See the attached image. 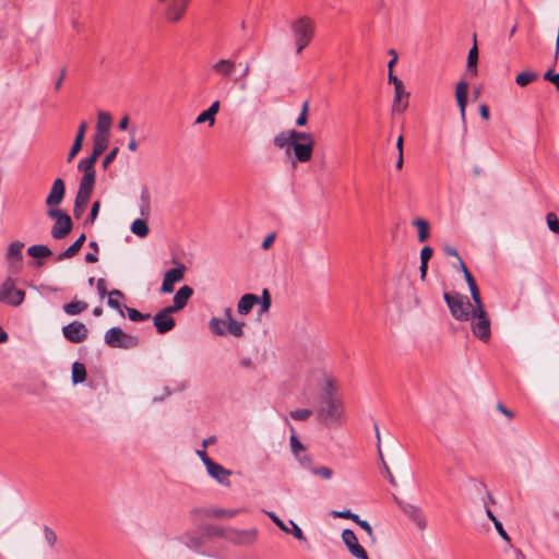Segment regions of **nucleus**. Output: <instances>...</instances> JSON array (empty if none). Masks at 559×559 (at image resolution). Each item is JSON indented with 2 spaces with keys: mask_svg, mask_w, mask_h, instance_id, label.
I'll return each mask as SVG.
<instances>
[{
  "mask_svg": "<svg viewBox=\"0 0 559 559\" xmlns=\"http://www.w3.org/2000/svg\"><path fill=\"white\" fill-rule=\"evenodd\" d=\"M433 254L432 249L429 246H426L420 251V262L428 263Z\"/></svg>",
  "mask_w": 559,
  "mask_h": 559,
  "instance_id": "nucleus-58",
  "label": "nucleus"
},
{
  "mask_svg": "<svg viewBox=\"0 0 559 559\" xmlns=\"http://www.w3.org/2000/svg\"><path fill=\"white\" fill-rule=\"evenodd\" d=\"M468 288L471 292V297L473 299L472 308L485 307L483 304L480 293H479L476 282L468 284Z\"/></svg>",
  "mask_w": 559,
  "mask_h": 559,
  "instance_id": "nucleus-43",
  "label": "nucleus"
},
{
  "mask_svg": "<svg viewBox=\"0 0 559 559\" xmlns=\"http://www.w3.org/2000/svg\"><path fill=\"white\" fill-rule=\"evenodd\" d=\"M495 527L498 532V534L500 535V537L504 540H509V535L507 534V532L504 531L503 526H502V523L499 521V520H495Z\"/></svg>",
  "mask_w": 559,
  "mask_h": 559,
  "instance_id": "nucleus-62",
  "label": "nucleus"
},
{
  "mask_svg": "<svg viewBox=\"0 0 559 559\" xmlns=\"http://www.w3.org/2000/svg\"><path fill=\"white\" fill-rule=\"evenodd\" d=\"M295 140L292 145L294 156L290 160L293 166L297 163H308L312 158L314 148V138L309 132L299 131L293 134Z\"/></svg>",
  "mask_w": 559,
  "mask_h": 559,
  "instance_id": "nucleus-4",
  "label": "nucleus"
},
{
  "mask_svg": "<svg viewBox=\"0 0 559 559\" xmlns=\"http://www.w3.org/2000/svg\"><path fill=\"white\" fill-rule=\"evenodd\" d=\"M546 221L549 229L555 234H559V219L557 215L555 213H548Z\"/></svg>",
  "mask_w": 559,
  "mask_h": 559,
  "instance_id": "nucleus-49",
  "label": "nucleus"
},
{
  "mask_svg": "<svg viewBox=\"0 0 559 559\" xmlns=\"http://www.w3.org/2000/svg\"><path fill=\"white\" fill-rule=\"evenodd\" d=\"M204 122H209L210 126H213L215 122V118L211 117L206 110L202 111L195 119V123H198V124H201Z\"/></svg>",
  "mask_w": 559,
  "mask_h": 559,
  "instance_id": "nucleus-53",
  "label": "nucleus"
},
{
  "mask_svg": "<svg viewBox=\"0 0 559 559\" xmlns=\"http://www.w3.org/2000/svg\"><path fill=\"white\" fill-rule=\"evenodd\" d=\"M82 145H83L82 142H80L79 140H74V142L71 146V150L69 152V155H68V162H71L76 156V154L81 151Z\"/></svg>",
  "mask_w": 559,
  "mask_h": 559,
  "instance_id": "nucleus-54",
  "label": "nucleus"
},
{
  "mask_svg": "<svg viewBox=\"0 0 559 559\" xmlns=\"http://www.w3.org/2000/svg\"><path fill=\"white\" fill-rule=\"evenodd\" d=\"M45 538H46L47 543L50 546H52L56 543L57 536L51 530L46 528L45 530Z\"/></svg>",
  "mask_w": 559,
  "mask_h": 559,
  "instance_id": "nucleus-63",
  "label": "nucleus"
},
{
  "mask_svg": "<svg viewBox=\"0 0 559 559\" xmlns=\"http://www.w3.org/2000/svg\"><path fill=\"white\" fill-rule=\"evenodd\" d=\"M401 509L403 513L408 516V519H411L421 510L420 507L412 503H403L401 504Z\"/></svg>",
  "mask_w": 559,
  "mask_h": 559,
  "instance_id": "nucleus-52",
  "label": "nucleus"
},
{
  "mask_svg": "<svg viewBox=\"0 0 559 559\" xmlns=\"http://www.w3.org/2000/svg\"><path fill=\"white\" fill-rule=\"evenodd\" d=\"M84 241L85 235L82 234L68 249L58 254L57 260L62 261L73 258L80 251Z\"/></svg>",
  "mask_w": 559,
  "mask_h": 559,
  "instance_id": "nucleus-31",
  "label": "nucleus"
},
{
  "mask_svg": "<svg viewBox=\"0 0 559 559\" xmlns=\"http://www.w3.org/2000/svg\"><path fill=\"white\" fill-rule=\"evenodd\" d=\"M192 295L193 289L190 286L185 285L180 287L176 295L174 296V304L167 307L174 310L175 312L180 311L186 307Z\"/></svg>",
  "mask_w": 559,
  "mask_h": 559,
  "instance_id": "nucleus-21",
  "label": "nucleus"
},
{
  "mask_svg": "<svg viewBox=\"0 0 559 559\" xmlns=\"http://www.w3.org/2000/svg\"><path fill=\"white\" fill-rule=\"evenodd\" d=\"M316 413L322 424L331 426L342 421L345 408L341 399L319 400Z\"/></svg>",
  "mask_w": 559,
  "mask_h": 559,
  "instance_id": "nucleus-3",
  "label": "nucleus"
},
{
  "mask_svg": "<svg viewBox=\"0 0 559 559\" xmlns=\"http://www.w3.org/2000/svg\"><path fill=\"white\" fill-rule=\"evenodd\" d=\"M460 269L464 275L467 285L475 282V278L473 277V275L471 274L462 259H460Z\"/></svg>",
  "mask_w": 559,
  "mask_h": 559,
  "instance_id": "nucleus-57",
  "label": "nucleus"
},
{
  "mask_svg": "<svg viewBox=\"0 0 559 559\" xmlns=\"http://www.w3.org/2000/svg\"><path fill=\"white\" fill-rule=\"evenodd\" d=\"M188 0H171L165 10V17L170 23L179 22L186 14Z\"/></svg>",
  "mask_w": 559,
  "mask_h": 559,
  "instance_id": "nucleus-15",
  "label": "nucleus"
},
{
  "mask_svg": "<svg viewBox=\"0 0 559 559\" xmlns=\"http://www.w3.org/2000/svg\"><path fill=\"white\" fill-rule=\"evenodd\" d=\"M225 323L227 331L234 335L235 337H241L243 335V322H238L234 319L231 310L229 308L225 309Z\"/></svg>",
  "mask_w": 559,
  "mask_h": 559,
  "instance_id": "nucleus-26",
  "label": "nucleus"
},
{
  "mask_svg": "<svg viewBox=\"0 0 559 559\" xmlns=\"http://www.w3.org/2000/svg\"><path fill=\"white\" fill-rule=\"evenodd\" d=\"M336 390H337V385H336L335 381L331 377H324L319 400L338 399L335 395Z\"/></svg>",
  "mask_w": 559,
  "mask_h": 559,
  "instance_id": "nucleus-30",
  "label": "nucleus"
},
{
  "mask_svg": "<svg viewBox=\"0 0 559 559\" xmlns=\"http://www.w3.org/2000/svg\"><path fill=\"white\" fill-rule=\"evenodd\" d=\"M124 309L127 310L128 312V318L131 320V321H134V322H139V321H144V320H147L150 319V314L148 313H141L140 311H138L136 309H133V308H129V307H124Z\"/></svg>",
  "mask_w": 559,
  "mask_h": 559,
  "instance_id": "nucleus-46",
  "label": "nucleus"
},
{
  "mask_svg": "<svg viewBox=\"0 0 559 559\" xmlns=\"http://www.w3.org/2000/svg\"><path fill=\"white\" fill-rule=\"evenodd\" d=\"M259 305H261V309H260L261 313L267 312L270 310V307H271V296H270L267 289H263L262 297H260V304Z\"/></svg>",
  "mask_w": 559,
  "mask_h": 559,
  "instance_id": "nucleus-50",
  "label": "nucleus"
},
{
  "mask_svg": "<svg viewBox=\"0 0 559 559\" xmlns=\"http://www.w3.org/2000/svg\"><path fill=\"white\" fill-rule=\"evenodd\" d=\"M269 518L285 533H290L298 540H306L301 528L293 521H289L290 528L274 512H266Z\"/></svg>",
  "mask_w": 559,
  "mask_h": 559,
  "instance_id": "nucleus-19",
  "label": "nucleus"
},
{
  "mask_svg": "<svg viewBox=\"0 0 559 559\" xmlns=\"http://www.w3.org/2000/svg\"><path fill=\"white\" fill-rule=\"evenodd\" d=\"M544 79L551 82L557 88H559V73H555L552 70H548L544 74Z\"/></svg>",
  "mask_w": 559,
  "mask_h": 559,
  "instance_id": "nucleus-55",
  "label": "nucleus"
},
{
  "mask_svg": "<svg viewBox=\"0 0 559 559\" xmlns=\"http://www.w3.org/2000/svg\"><path fill=\"white\" fill-rule=\"evenodd\" d=\"M86 130H87V122L86 121H82L80 123V126H79V129H78V132H76V135H75L74 140H79L80 142L83 143Z\"/></svg>",
  "mask_w": 559,
  "mask_h": 559,
  "instance_id": "nucleus-60",
  "label": "nucleus"
},
{
  "mask_svg": "<svg viewBox=\"0 0 559 559\" xmlns=\"http://www.w3.org/2000/svg\"><path fill=\"white\" fill-rule=\"evenodd\" d=\"M467 92H468V83L464 80L457 82L455 86V98L457 106L460 108L461 120L465 123L466 117V106H467Z\"/></svg>",
  "mask_w": 559,
  "mask_h": 559,
  "instance_id": "nucleus-18",
  "label": "nucleus"
},
{
  "mask_svg": "<svg viewBox=\"0 0 559 559\" xmlns=\"http://www.w3.org/2000/svg\"><path fill=\"white\" fill-rule=\"evenodd\" d=\"M105 343L111 348L131 349L138 346L139 338L135 335L126 333L121 328L114 326L106 331Z\"/></svg>",
  "mask_w": 559,
  "mask_h": 559,
  "instance_id": "nucleus-5",
  "label": "nucleus"
},
{
  "mask_svg": "<svg viewBox=\"0 0 559 559\" xmlns=\"http://www.w3.org/2000/svg\"><path fill=\"white\" fill-rule=\"evenodd\" d=\"M108 142L109 135L95 133L92 155L98 158L106 151Z\"/></svg>",
  "mask_w": 559,
  "mask_h": 559,
  "instance_id": "nucleus-32",
  "label": "nucleus"
},
{
  "mask_svg": "<svg viewBox=\"0 0 559 559\" xmlns=\"http://www.w3.org/2000/svg\"><path fill=\"white\" fill-rule=\"evenodd\" d=\"M97 160V157L94 155H91L87 158H83L79 162L78 168L80 171L83 173V176L80 180L81 187H88L94 188L95 185V163Z\"/></svg>",
  "mask_w": 559,
  "mask_h": 559,
  "instance_id": "nucleus-9",
  "label": "nucleus"
},
{
  "mask_svg": "<svg viewBox=\"0 0 559 559\" xmlns=\"http://www.w3.org/2000/svg\"><path fill=\"white\" fill-rule=\"evenodd\" d=\"M66 194L64 182L61 178H57L50 188L45 200L48 210H60L58 205L63 201Z\"/></svg>",
  "mask_w": 559,
  "mask_h": 559,
  "instance_id": "nucleus-11",
  "label": "nucleus"
},
{
  "mask_svg": "<svg viewBox=\"0 0 559 559\" xmlns=\"http://www.w3.org/2000/svg\"><path fill=\"white\" fill-rule=\"evenodd\" d=\"M141 205H140V213L142 216H147L150 215V212H151V199H150V193L147 191H142L141 192Z\"/></svg>",
  "mask_w": 559,
  "mask_h": 559,
  "instance_id": "nucleus-44",
  "label": "nucleus"
},
{
  "mask_svg": "<svg viewBox=\"0 0 559 559\" xmlns=\"http://www.w3.org/2000/svg\"><path fill=\"white\" fill-rule=\"evenodd\" d=\"M311 415L312 411L307 408L296 409L290 413V417L298 421L307 420Z\"/></svg>",
  "mask_w": 559,
  "mask_h": 559,
  "instance_id": "nucleus-48",
  "label": "nucleus"
},
{
  "mask_svg": "<svg viewBox=\"0 0 559 559\" xmlns=\"http://www.w3.org/2000/svg\"><path fill=\"white\" fill-rule=\"evenodd\" d=\"M62 309L68 316H78L87 309V304L81 300H75L64 304Z\"/></svg>",
  "mask_w": 559,
  "mask_h": 559,
  "instance_id": "nucleus-34",
  "label": "nucleus"
},
{
  "mask_svg": "<svg viewBox=\"0 0 559 559\" xmlns=\"http://www.w3.org/2000/svg\"><path fill=\"white\" fill-rule=\"evenodd\" d=\"M413 225L418 229V240L424 242L429 237V224L424 218H416L413 221Z\"/></svg>",
  "mask_w": 559,
  "mask_h": 559,
  "instance_id": "nucleus-37",
  "label": "nucleus"
},
{
  "mask_svg": "<svg viewBox=\"0 0 559 559\" xmlns=\"http://www.w3.org/2000/svg\"><path fill=\"white\" fill-rule=\"evenodd\" d=\"M119 298H123L122 292L119 289H114L108 293L107 304L110 308L117 310L121 317L124 316L122 306L119 302Z\"/></svg>",
  "mask_w": 559,
  "mask_h": 559,
  "instance_id": "nucleus-35",
  "label": "nucleus"
},
{
  "mask_svg": "<svg viewBox=\"0 0 559 559\" xmlns=\"http://www.w3.org/2000/svg\"><path fill=\"white\" fill-rule=\"evenodd\" d=\"M239 509L212 508L207 510L206 514L216 519H231L239 514Z\"/></svg>",
  "mask_w": 559,
  "mask_h": 559,
  "instance_id": "nucleus-33",
  "label": "nucleus"
},
{
  "mask_svg": "<svg viewBox=\"0 0 559 559\" xmlns=\"http://www.w3.org/2000/svg\"><path fill=\"white\" fill-rule=\"evenodd\" d=\"M131 231L139 237H146L150 228L146 222L142 218H136L131 225Z\"/></svg>",
  "mask_w": 559,
  "mask_h": 559,
  "instance_id": "nucleus-39",
  "label": "nucleus"
},
{
  "mask_svg": "<svg viewBox=\"0 0 559 559\" xmlns=\"http://www.w3.org/2000/svg\"><path fill=\"white\" fill-rule=\"evenodd\" d=\"M308 108H309V103L305 102L302 104L300 115H299V117L296 120V126L297 127H304V126L307 124V121H308Z\"/></svg>",
  "mask_w": 559,
  "mask_h": 559,
  "instance_id": "nucleus-51",
  "label": "nucleus"
},
{
  "mask_svg": "<svg viewBox=\"0 0 559 559\" xmlns=\"http://www.w3.org/2000/svg\"><path fill=\"white\" fill-rule=\"evenodd\" d=\"M174 312L175 311L170 308L165 307L154 316L153 321L158 333L165 334L174 329L176 324L174 318L171 317V313Z\"/></svg>",
  "mask_w": 559,
  "mask_h": 559,
  "instance_id": "nucleus-14",
  "label": "nucleus"
},
{
  "mask_svg": "<svg viewBox=\"0 0 559 559\" xmlns=\"http://www.w3.org/2000/svg\"><path fill=\"white\" fill-rule=\"evenodd\" d=\"M415 525L416 527L419 530V531H425L428 526V521H427V518L424 513L423 510H420L419 512H417V514H415L414 516H412L409 519Z\"/></svg>",
  "mask_w": 559,
  "mask_h": 559,
  "instance_id": "nucleus-45",
  "label": "nucleus"
},
{
  "mask_svg": "<svg viewBox=\"0 0 559 559\" xmlns=\"http://www.w3.org/2000/svg\"><path fill=\"white\" fill-rule=\"evenodd\" d=\"M311 473L323 479H331L333 476V471L326 466L311 467Z\"/></svg>",
  "mask_w": 559,
  "mask_h": 559,
  "instance_id": "nucleus-47",
  "label": "nucleus"
},
{
  "mask_svg": "<svg viewBox=\"0 0 559 559\" xmlns=\"http://www.w3.org/2000/svg\"><path fill=\"white\" fill-rule=\"evenodd\" d=\"M408 93L405 91L404 84L394 87V99L392 110L394 112H404L408 106Z\"/></svg>",
  "mask_w": 559,
  "mask_h": 559,
  "instance_id": "nucleus-24",
  "label": "nucleus"
},
{
  "mask_svg": "<svg viewBox=\"0 0 559 559\" xmlns=\"http://www.w3.org/2000/svg\"><path fill=\"white\" fill-rule=\"evenodd\" d=\"M274 239H275L274 234H270L269 236H266L264 238V240L262 241V245H261L262 249L267 250L274 242Z\"/></svg>",
  "mask_w": 559,
  "mask_h": 559,
  "instance_id": "nucleus-64",
  "label": "nucleus"
},
{
  "mask_svg": "<svg viewBox=\"0 0 559 559\" xmlns=\"http://www.w3.org/2000/svg\"><path fill=\"white\" fill-rule=\"evenodd\" d=\"M25 292L17 288L12 277H7L0 285V304L19 307L25 300Z\"/></svg>",
  "mask_w": 559,
  "mask_h": 559,
  "instance_id": "nucleus-6",
  "label": "nucleus"
},
{
  "mask_svg": "<svg viewBox=\"0 0 559 559\" xmlns=\"http://www.w3.org/2000/svg\"><path fill=\"white\" fill-rule=\"evenodd\" d=\"M205 467H206L207 474L212 478H214L218 484H221L225 487L230 486L229 477L231 475V471L225 468L223 465H221L214 461H209V463H206Z\"/></svg>",
  "mask_w": 559,
  "mask_h": 559,
  "instance_id": "nucleus-16",
  "label": "nucleus"
},
{
  "mask_svg": "<svg viewBox=\"0 0 559 559\" xmlns=\"http://www.w3.org/2000/svg\"><path fill=\"white\" fill-rule=\"evenodd\" d=\"M187 267L185 264H179L177 267L168 270L163 278L160 290L165 294H170L175 289V284L180 282L186 272Z\"/></svg>",
  "mask_w": 559,
  "mask_h": 559,
  "instance_id": "nucleus-12",
  "label": "nucleus"
},
{
  "mask_svg": "<svg viewBox=\"0 0 559 559\" xmlns=\"http://www.w3.org/2000/svg\"><path fill=\"white\" fill-rule=\"evenodd\" d=\"M27 253L35 259L47 258L52 254V251L45 245H33L28 247Z\"/></svg>",
  "mask_w": 559,
  "mask_h": 559,
  "instance_id": "nucleus-36",
  "label": "nucleus"
},
{
  "mask_svg": "<svg viewBox=\"0 0 559 559\" xmlns=\"http://www.w3.org/2000/svg\"><path fill=\"white\" fill-rule=\"evenodd\" d=\"M93 189L94 188L79 186V190H78V193H76V197L74 200V209H73L75 218H80L84 214V212L87 207L90 198L92 195Z\"/></svg>",
  "mask_w": 559,
  "mask_h": 559,
  "instance_id": "nucleus-17",
  "label": "nucleus"
},
{
  "mask_svg": "<svg viewBox=\"0 0 559 559\" xmlns=\"http://www.w3.org/2000/svg\"><path fill=\"white\" fill-rule=\"evenodd\" d=\"M86 379L85 366L81 362L75 361L72 365V382L74 384L82 383Z\"/></svg>",
  "mask_w": 559,
  "mask_h": 559,
  "instance_id": "nucleus-38",
  "label": "nucleus"
},
{
  "mask_svg": "<svg viewBox=\"0 0 559 559\" xmlns=\"http://www.w3.org/2000/svg\"><path fill=\"white\" fill-rule=\"evenodd\" d=\"M119 152V148L118 147H114L106 156L105 158L103 159V167L104 168H107L111 163L112 160L116 158L117 154Z\"/></svg>",
  "mask_w": 559,
  "mask_h": 559,
  "instance_id": "nucleus-56",
  "label": "nucleus"
},
{
  "mask_svg": "<svg viewBox=\"0 0 559 559\" xmlns=\"http://www.w3.org/2000/svg\"><path fill=\"white\" fill-rule=\"evenodd\" d=\"M443 299L455 320L462 322L469 321L473 335L484 343L489 342L491 337V323L485 307L472 308V302L468 298L457 293H444Z\"/></svg>",
  "mask_w": 559,
  "mask_h": 559,
  "instance_id": "nucleus-1",
  "label": "nucleus"
},
{
  "mask_svg": "<svg viewBox=\"0 0 559 559\" xmlns=\"http://www.w3.org/2000/svg\"><path fill=\"white\" fill-rule=\"evenodd\" d=\"M478 48L476 44L469 49L467 56V70L477 73Z\"/></svg>",
  "mask_w": 559,
  "mask_h": 559,
  "instance_id": "nucleus-42",
  "label": "nucleus"
},
{
  "mask_svg": "<svg viewBox=\"0 0 559 559\" xmlns=\"http://www.w3.org/2000/svg\"><path fill=\"white\" fill-rule=\"evenodd\" d=\"M62 334L71 343H81L87 338L88 330L80 321H72L62 328Z\"/></svg>",
  "mask_w": 559,
  "mask_h": 559,
  "instance_id": "nucleus-10",
  "label": "nucleus"
},
{
  "mask_svg": "<svg viewBox=\"0 0 559 559\" xmlns=\"http://www.w3.org/2000/svg\"><path fill=\"white\" fill-rule=\"evenodd\" d=\"M342 540L350 555L356 559H369L366 549L359 544L354 531L345 528L342 532Z\"/></svg>",
  "mask_w": 559,
  "mask_h": 559,
  "instance_id": "nucleus-8",
  "label": "nucleus"
},
{
  "mask_svg": "<svg viewBox=\"0 0 559 559\" xmlns=\"http://www.w3.org/2000/svg\"><path fill=\"white\" fill-rule=\"evenodd\" d=\"M111 124H112L111 115L107 111H98L97 123H96V133L109 135V130L111 128Z\"/></svg>",
  "mask_w": 559,
  "mask_h": 559,
  "instance_id": "nucleus-28",
  "label": "nucleus"
},
{
  "mask_svg": "<svg viewBox=\"0 0 559 559\" xmlns=\"http://www.w3.org/2000/svg\"><path fill=\"white\" fill-rule=\"evenodd\" d=\"M22 242H12L7 252L8 259L11 261V266L15 273L22 269Z\"/></svg>",
  "mask_w": 559,
  "mask_h": 559,
  "instance_id": "nucleus-22",
  "label": "nucleus"
},
{
  "mask_svg": "<svg viewBox=\"0 0 559 559\" xmlns=\"http://www.w3.org/2000/svg\"><path fill=\"white\" fill-rule=\"evenodd\" d=\"M210 330L217 336L226 335V323L225 320L213 317L209 322Z\"/></svg>",
  "mask_w": 559,
  "mask_h": 559,
  "instance_id": "nucleus-40",
  "label": "nucleus"
},
{
  "mask_svg": "<svg viewBox=\"0 0 559 559\" xmlns=\"http://www.w3.org/2000/svg\"><path fill=\"white\" fill-rule=\"evenodd\" d=\"M538 78V74L533 71H524L516 75L515 83L519 86H526Z\"/></svg>",
  "mask_w": 559,
  "mask_h": 559,
  "instance_id": "nucleus-41",
  "label": "nucleus"
},
{
  "mask_svg": "<svg viewBox=\"0 0 559 559\" xmlns=\"http://www.w3.org/2000/svg\"><path fill=\"white\" fill-rule=\"evenodd\" d=\"M211 68L214 73L223 78L230 79L236 71V61L233 59H218Z\"/></svg>",
  "mask_w": 559,
  "mask_h": 559,
  "instance_id": "nucleus-20",
  "label": "nucleus"
},
{
  "mask_svg": "<svg viewBox=\"0 0 559 559\" xmlns=\"http://www.w3.org/2000/svg\"><path fill=\"white\" fill-rule=\"evenodd\" d=\"M258 531L255 528L250 530H227L225 537L238 545H249L255 542Z\"/></svg>",
  "mask_w": 559,
  "mask_h": 559,
  "instance_id": "nucleus-13",
  "label": "nucleus"
},
{
  "mask_svg": "<svg viewBox=\"0 0 559 559\" xmlns=\"http://www.w3.org/2000/svg\"><path fill=\"white\" fill-rule=\"evenodd\" d=\"M290 31L294 38L296 55H300L314 38L316 22L308 15H300L292 22Z\"/></svg>",
  "mask_w": 559,
  "mask_h": 559,
  "instance_id": "nucleus-2",
  "label": "nucleus"
},
{
  "mask_svg": "<svg viewBox=\"0 0 559 559\" xmlns=\"http://www.w3.org/2000/svg\"><path fill=\"white\" fill-rule=\"evenodd\" d=\"M289 443H290L292 452H293L294 456L297 459V461L302 466H309L310 457L306 453L305 447L302 445V443L298 440V438L295 435L290 436Z\"/></svg>",
  "mask_w": 559,
  "mask_h": 559,
  "instance_id": "nucleus-23",
  "label": "nucleus"
},
{
  "mask_svg": "<svg viewBox=\"0 0 559 559\" xmlns=\"http://www.w3.org/2000/svg\"><path fill=\"white\" fill-rule=\"evenodd\" d=\"M476 486L480 491H483L485 493V497L481 500V502L485 508L486 515L495 524V520H498V519L495 516V514L490 510V504H495L496 501H495L492 495L490 493V491L486 488V486L484 484L477 483Z\"/></svg>",
  "mask_w": 559,
  "mask_h": 559,
  "instance_id": "nucleus-29",
  "label": "nucleus"
},
{
  "mask_svg": "<svg viewBox=\"0 0 559 559\" xmlns=\"http://www.w3.org/2000/svg\"><path fill=\"white\" fill-rule=\"evenodd\" d=\"M96 288H97V292H98V295H99L100 298H104L106 295H108V293H107V284H106V281L104 278H98L97 280Z\"/></svg>",
  "mask_w": 559,
  "mask_h": 559,
  "instance_id": "nucleus-59",
  "label": "nucleus"
},
{
  "mask_svg": "<svg viewBox=\"0 0 559 559\" xmlns=\"http://www.w3.org/2000/svg\"><path fill=\"white\" fill-rule=\"evenodd\" d=\"M47 215L56 221L51 228L53 239H63L71 233L72 221L63 210H48Z\"/></svg>",
  "mask_w": 559,
  "mask_h": 559,
  "instance_id": "nucleus-7",
  "label": "nucleus"
},
{
  "mask_svg": "<svg viewBox=\"0 0 559 559\" xmlns=\"http://www.w3.org/2000/svg\"><path fill=\"white\" fill-rule=\"evenodd\" d=\"M299 131L292 129L288 131L280 132L273 139V143L278 148H292L293 142L295 140L294 133H298Z\"/></svg>",
  "mask_w": 559,
  "mask_h": 559,
  "instance_id": "nucleus-27",
  "label": "nucleus"
},
{
  "mask_svg": "<svg viewBox=\"0 0 559 559\" xmlns=\"http://www.w3.org/2000/svg\"><path fill=\"white\" fill-rule=\"evenodd\" d=\"M99 209H100V203L98 201H95L91 209V214H90V219H88L90 223L95 222V219L98 215Z\"/></svg>",
  "mask_w": 559,
  "mask_h": 559,
  "instance_id": "nucleus-61",
  "label": "nucleus"
},
{
  "mask_svg": "<svg viewBox=\"0 0 559 559\" xmlns=\"http://www.w3.org/2000/svg\"><path fill=\"white\" fill-rule=\"evenodd\" d=\"M259 304L260 297L258 295L245 294L237 304V311L241 316H247Z\"/></svg>",
  "mask_w": 559,
  "mask_h": 559,
  "instance_id": "nucleus-25",
  "label": "nucleus"
}]
</instances>
